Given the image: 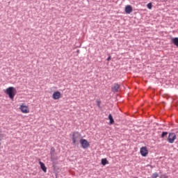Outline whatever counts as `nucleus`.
Segmentation results:
<instances>
[{"label": "nucleus", "mask_w": 178, "mask_h": 178, "mask_svg": "<svg viewBox=\"0 0 178 178\" xmlns=\"http://www.w3.org/2000/svg\"><path fill=\"white\" fill-rule=\"evenodd\" d=\"M108 163H109V162H108V160L106 159H102V165H103V166H105V165H108Z\"/></svg>", "instance_id": "ddd939ff"}, {"label": "nucleus", "mask_w": 178, "mask_h": 178, "mask_svg": "<svg viewBox=\"0 0 178 178\" xmlns=\"http://www.w3.org/2000/svg\"><path fill=\"white\" fill-rule=\"evenodd\" d=\"M108 119L110 120V124H113V123H115V120H113V117L112 116V114L108 115Z\"/></svg>", "instance_id": "f8f14e48"}, {"label": "nucleus", "mask_w": 178, "mask_h": 178, "mask_svg": "<svg viewBox=\"0 0 178 178\" xmlns=\"http://www.w3.org/2000/svg\"><path fill=\"white\" fill-rule=\"evenodd\" d=\"M5 93L8 95L10 99H13L15 98V95L17 94V90H16V88L13 87H9L5 90Z\"/></svg>", "instance_id": "f257e3e1"}, {"label": "nucleus", "mask_w": 178, "mask_h": 178, "mask_svg": "<svg viewBox=\"0 0 178 178\" xmlns=\"http://www.w3.org/2000/svg\"><path fill=\"white\" fill-rule=\"evenodd\" d=\"M19 109L21 111L22 113H30V108H29V106L24 104H22Z\"/></svg>", "instance_id": "7ed1b4c3"}, {"label": "nucleus", "mask_w": 178, "mask_h": 178, "mask_svg": "<svg viewBox=\"0 0 178 178\" xmlns=\"http://www.w3.org/2000/svg\"><path fill=\"white\" fill-rule=\"evenodd\" d=\"M119 88H120L119 84L118 83L114 84L113 87L112 88L113 92H118Z\"/></svg>", "instance_id": "9d476101"}, {"label": "nucleus", "mask_w": 178, "mask_h": 178, "mask_svg": "<svg viewBox=\"0 0 178 178\" xmlns=\"http://www.w3.org/2000/svg\"><path fill=\"white\" fill-rule=\"evenodd\" d=\"M165 136H168V132H163L161 134V138H163V137H165Z\"/></svg>", "instance_id": "dca6fc26"}, {"label": "nucleus", "mask_w": 178, "mask_h": 178, "mask_svg": "<svg viewBox=\"0 0 178 178\" xmlns=\"http://www.w3.org/2000/svg\"><path fill=\"white\" fill-rule=\"evenodd\" d=\"M62 97V94L59 91H56L52 95L53 99H59Z\"/></svg>", "instance_id": "423d86ee"}, {"label": "nucleus", "mask_w": 178, "mask_h": 178, "mask_svg": "<svg viewBox=\"0 0 178 178\" xmlns=\"http://www.w3.org/2000/svg\"><path fill=\"white\" fill-rule=\"evenodd\" d=\"M80 140H83V138H81V135L79 134V132H74L72 134L73 144H77Z\"/></svg>", "instance_id": "f03ea898"}, {"label": "nucleus", "mask_w": 178, "mask_h": 178, "mask_svg": "<svg viewBox=\"0 0 178 178\" xmlns=\"http://www.w3.org/2000/svg\"><path fill=\"white\" fill-rule=\"evenodd\" d=\"M39 164L40 165V169H42L44 173H47V167L45 166V164L41 162V161H39Z\"/></svg>", "instance_id": "1a4fd4ad"}, {"label": "nucleus", "mask_w": 178, "mask_h": 178, "mask_svg": "<svg viewBox=\"0 0 178 178\" xmlns=\"http://www.w3.org/2000/svg\"><path fill=\"white\" fill-rule=\"evenodd\" d=\"M159 175L157 172H154L152 174V178H156L159 177Z\"/></svg>", "instance_id": "4468645a"}, {"label": "nucleus", "mask_w": 178, "mask_h": 178, "mask_svg": "<svg viewBox=\"0 0 178 178\" xmlns=\"http://www.w3.org/2000/svg\"><path fill=\"white\" fill-rule=\"evenodd\" d=\"M140 154L142 156H147L148 155V149L147 147H143L140 148Z\"/></svg>", "instance_id": "0eeeda50"}, {"label": "nucleus", "mask_w": 178, "mask_h": 178, "mask_svg": "<svg viewBox=\"0 0 178 178\" xmlns=\"http://www.w3.org/2000/svg\"><path fill=\"white\" fill-rule=\"evenodd\" d=\"M107 60H111V57H108V58H107Z\"/></svg>", "instance_id": "a211bd4d"}, {"label": "nucleus", "mask_w": 178, "mask_h": 178, "mask_svg": "<svg viewBox=\"0 0 178 178\" xmlns=\"http://www.w3.org/2000/svg\"><path fill=\"white\" fill-rule=\"evenodd\" d=\"M97 106H98L99 108H100V107H101V102L97 101Z\"/></svg>", "instance_id": "f3484780"}, {"label": "nucleus", "mask_w": 178, "mask_h": 178, "mask_svg": "<svg viewBox=\"0 0 178 178\" xmlns=\"http://www.w3.org/2000/svg\"><path fill=\"white\" fill-rule=\"evenodd\" d=\"M0 145H1V143H0ZM0 149H1V147H0Z\"/></svg>", "instance_id": "6ab92c4d"}, {"label": "nucleus", "mask_w": 178, "mask_h": 178, "mask_svg": "<svg viewBox=\"0 0 178 178\" xmlns=\"http://www.w3.org/2000/svg\"><path fill=\"white\" fill-rule=\"evenodd\" d=\"M80 143L81 144L82 148H83L84 149H86V148H88V147H90V143H88V140L81 139Z\"/></svg>", "instance_id": "20e7f679"}, {"label": "nucleus", "mask_w": 178, "mask_h": 178, "mask_svg": "<svg viewBox=\"0 0 178 178\" xmlns=\"http://www.w3.org/2000/svg\"><path fill=\"white\" fill-rule=\"evenodd\" d=\"M131 12H133V7H131V6L128 5L125 7V13L127 15H130V13H131Z\"/></svg>", "instance_id": "6e6552de"}, {"label": "nucleus", "mask_w": 178, "mask_h": 178, "mask_svg": "<svg viewBox=\"0 0 178 178\" xmlns=\"http://www.w3.org/2000/svg\"><path fill=\"white\" fill-rule=\"evenodd\" d=\"M168 140L170 144H173L175 143V140H176V134L175 133L169 134Z\"/></svg>", "instance_id": "39448f33"}, {"label": "nucleus", "mask_w": 178, "mask_h": 178, "mask_svg": "<svg viewBox=\"0 0 178 178\" xmlns=\"http://www.w3.org/2000/svg\"><path fill=\"white\" fill-rule=\"evenodd\" d=\"M171 42H172V44H174V45H176V47H178V38H172Z\"/></svg>", "instance_id": "9b49d317"}, {"label": "nucleus", "mask_w": 178, "mask_h": 178, "mask_svg": "<svg viewBox=\"0 0 178 178\" xmlns=\"http://www.w3.org/2000/svg\"><path fill=\"white\" fill-rule=\"evenodd\" d=\"M147 8H148V9H152V3H149L147 5Z\"/></svg>", "instance_id": "2eb2a0df"}]
</instances>
